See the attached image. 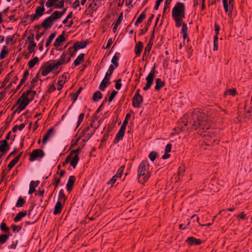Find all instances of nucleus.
Listing matches in <instances>:
<instances>
[{
    "label": "nucleus",
    "mask_w": 252,
    "mask_h": 252,
    "mask_svg": "<svg viewBox=\"0 0 252 252\" xmlns=\"http://www.w3.org/2000/svg\"><path fill=\"white\" fill-rule=\"evenodd\" d=\"M149 164L147 160L142 161L137 169V178L141 184L146 182L150 176Z\"/></svg>",
    "instance_id": "1"
},
{
    "label": "nucleus",
    "mask_w": 252,
    "mask_h": 252,
    "mask_svg": "<svg viewBox=\"0 0 252 252\" xmlns=\"http://www.w3.org/2000/svg\"><path fill=\"white\" fill-rule=\"evenodd\" d=\"M172 17L185 18V4L184 3L177 2L172 10Z\"/></svg>",
    "instance_id": "2"
},
{
    "label": "nucleus",
    "mask_w": 252,
    "mask_h": 252,
    "mask_svg": "<svg viewBox=\"0 0 252 252\" xmlns=\"http://www.w3.org/2000/svg\"><path fill=\"white\" fill-rule=\"evenodd\" d=\"M58 68L54 61L49 64H46L42 66L40 69L41 74L43 76H45L49 74L54 69Z\"/></svg>",
    "instance_id": "3"
},
{
    "label": "nucleus",
    "mask_w": 252,
    "mask_h": 252,
    "mask_svg": "<svg viewBox=\"0 0 252 252\" xmlns=\"http://www.w3.org/2000/svg\"><path fill=\"white\" fill-rule=\"evenodd\" d=\"M155 75L156 73L155 68H153L149 74L146 78L147 83L143 88V90L144 91H147L150 88L153 83L154 78L155 77Z\"/></svg>",
    "instance_id": "4"
},
{
    "label": "nucleus",
    "mask_w": 252,
    "mask_h": 252,
    "mask_svg": "<svg viewBox=\"0 0 252 252\" xmlns=\"http://www.w3.org/2000/svg\"><path fill=\"white\" fill-rule=\"evenodd\" d=\"M57 20L58 19L56 18V17L53 13L49 17L43 20L42 23V27L46 29H49L52 26L54 22Z\"/></svg>",
    "instance_id": "5"
},
{
    "label": "nucleus",
    "mask_w": 252,
    "mask_h": 252,
    "mask_svg": "<svg viewBox=\"0 0 252 252\" xmlns=\"http://www.w3.org/2000/svg\"><path fill=\"white\" fill-rule=\"evenodd\" d=\"M79 159L78 155L76 154L73 155V153H70L69 155L65 159V163H68L69 162L70 165H71L73 168H75L78 162Z\"/></svg>",
    "instance_id": "6"
},
{
    "label": "nucleus",
    "mask_w": 252,
    "mask_h": 252,
    "mask_svg": "<svg viewBox=\"0 0 252 252\" xmlns=\"http://www.w3.org/2000/svg\"><path fill=\"white\" fill-rule=\"evenodd\" d=\"M29 102L30 101L25 98V94H22L17 101V105L18 106L17 109L21 111L25 108Z\"/></svg>",
    "instance_id": "7"
},
{
    "label": "nucleus",
    "mask_w": 252,
    "mask_h": 252,
    "mask_svg": "<svg viewBox=\"0 0 252 252\" xmlns=\"http://www.w3.org/2000/svg\"><path fill=\"white\" fill-rule=\"evenodd\" d=\"M44 156L43 151L40 149L34 150L30 155V160L33 161L40 159Z\"/></svg>",
    "instance_id": "8"
},
{
    "label": "nucleus",
    "mask_w": 252,
    "mask_h": 252,
    "mask_svg": "<svg viewBox=\"0 0 252 252\" xmlns=\"http://www.w3.org/2000/svg\"><path fill=\"white\" fill-rule=\"evenodd\" d=\"M45 1H42L40 3V5L37 7L35 10V15L33 16V19H35L37 16L40 17L41 16L45 11V8L44 6V3Z\"/></svg>",
    "instance_id": "9"
},
{
    "label": "nucleus",
    "mask_w": 252,
    "mask_h": 252,
    "mask_svg": "<svg viewBox=\"0 0 252 252\" xmlns=\"http://www.w3.org/2000/svg\"><path fill=\"white\" fill-rule=\"evenodd\" d=\"M110 78V77L105 75L104 78L99 85V89L101 91H104L107 86L110 84V82L109 81Z\"/></svg>",
    "instance_id": "10"
},
{
    "label": "nucleus",
    "mask_w": 252,
    "mask_h": 252,
    "mask_svg": "<svg viewBox=\"0 0 252 252\" xmlns=\"http://www.w3.org/2000/svg\"><path fill=\"white\" fill-rule=\"evenodd\" d=\"M223 4L224 10L226 12H228L229 11L228 15L229 16H231V11L233 8V5L231 4V2L230 0H222Z\"/></svg>",
    "instance_id": "11"
},
{
    "label": "nucleus",
    "mask_w": 252,
    "mask_h": 252,
    "mask_svg": "<svg viewBox=\"0 0 252 252\" xmlns=\"http://www.w3.org/2000/svg\"><path fill=\"white\" fill-rule=\"evenodd\" d=\"M126 127H124V126H121L118 133L117 134L115 139L114 140L115 143L118 142L120 140H121L125 134L126 131Z\"/></svg>",
    "instance_id": "12"
},
{
    "label": "nucleus",
    "mask_w": 252,
    "mask_h": 252,
    "mask_svg": "<svg viewBox=\"0 0 252 252\" xmlns=\"http://www.w3.org/2000/svg\"><path fill=\"white\" fill-rule=\"evenodd\" d=\"M33 35L32 34L28 37V39L29 40V45L28 46V51L30 53H32L35 48L36 47V43L33 41Z\"/></svg>",
    "instance_id": "13"
},
{
    "label": "nucleus",
    "mask_w": 252,
    "mask_h": 252,
    "mask_svg": "<svg viewBox=\"0 0 252 252\" xmlns=\"http://www.w3.org/2000/svg\"><path fill=\"white\" fill-rule=\"evenodd\" d=\"M67 54L65 53H63L61 56L60 58L57 60L53 61L58 68L60 65L62 64H65L66 63V58Z\"/></svg>",
    "instance_id": "14"
},
{
    "label": "nucleus",
    "mask_w": 252,
    "mask_h": 252,
    "mask_svg": "<svg viewBox=\"0 0 252 252\" xmlns=\"http://www.w3.org/2000/svg\"><path fill=\"white\" fill-rule=\"evenodd\" d=\"M142 101L143 97L141 95L134 96L132 101V105L135 108H138L140 106Z\"/></svg>",
    "instance_id": "15"
},
{
    "label": "nucleus",
    "mask_w": 252,
    "mask_h": 252,
    "mask_svg": "<svg viewBox=\"0 0 252 252\" xmlns=\"http://www.w3.org/2000/svg\"><path fill=\"white\" fill-rule=\"evenodd\" d=\"M67 81V76L66 75L63 74L61 77H59L58 81V87L57 89L58 90L60 91L62 89L63 86L64 84V83Z\"/></svg>",
    "instance_id": "16"
},
{
    "label": "nucleus",
    "mask_w": 252,
    "mask_h": 252,
    "mask_svg": "<svg viewBox=\"0 0 252 252\" xmlns=\"http://www.w3.org/2000/svg\"><path fill=\"white\" fill-rule=\"evenodd\" d=\"M35 94L36 92L35 91L29 90L26 92L23 93L22 94H25V98L30 102L34 98Z\"/></svg>",
    "instance_id": "17"
},
{
    "label": "nucleus",
    "mask_w": 252,
    "mask_h": 252,
    "mask_svg": "<svg viewBox=\"0 0 252 252\" xmlns=\"http://www.w3.org/2000/svg\"><path fill=\"white\" fill-rule=\"evenodd\" d=\"M186 242L190 245H198L201 244V240L200 239H196L193 237H189Z\"/></svg>",
    "instance_id": "18"
},
{
    "label": "nucleus",
    "mask_w": 252,
    "mask_h": 252,
    "mask_svg": "<svg viewBox=\"0 0 252 252\" xmlns=\"http://www.w3.org/2000/svg\"><path fill=\"white\" fill-rule=\"evenodd\" d=\"M64 34H61L59 36L57 37V38L56 39L54 45L55 47H58L60 46L62 43L64 41Z\"/></svg>",
    "instance_id": "19"
},
{
    "label": "nucleus",
    "mask_w": 252,
    "mask_h": 252,
    "mask_svg": "<svg viewBox=\"0 0 252 252\" xmlns=\"http://www.w3.org/2000/svg\"><path fill=\"white\" fill-rule=\"evenodd\" d=\"M54 132L53 129L49 130L46 134H45L43 138V143L45 144L49 139L53 137Z\"/></svg>",
    "instance_id": "20"
},
{
    "label": "nucleus",
    "mask_w": 252,
    "mask_h": 252,
    "mask_svg": "<svg viewBox=\"0 0 252 252\" xmlns=\"http://www.w3.org/2000/svg\"><path fill=\"white\" fill-rule=\"evenodd\" d=\"M8 150V146L6 139L0 141V152H6Z\"/></svg>",
    "instance_id": "21"
},
{
    "label": "nucleus",
    "mask_w": 252,
    "mask_h": 252,
    "mask_svg": "<svg viewBox=\"0 0 252 252\" xmlns=\"http://www.w3.org/2000/svg\"><path fill=\"white\" fill-rule=\"evenodd\" d=\"M75 181V177L73 176H71L69 177L68 180L66 184V189L68 191H70L72 188L74 183Z\"/></svg>",
    "instance_id": "22"
},
{
    "label": "nucleus",
    "mask_w": 252,
    "mask_h": 252,
    "mask_svg": "<svg viewBox=\"0 0 252 252\" xmlns=\"http://www.w3.org/2000/svg\"><path fill=\"white\" fill-rule=\"evenodd\" d=\"M63 208V204L61 201H58L55 206L53 213L54 215L60 214Z\"/></svg>",
    "instance_id": "23"
},
{
    "label": "nucleus",
    "mask_w": 252,
    "mask_h": 252,
    "mask_svg": "<svg viewBox=\"0 0 252 252\" xmlns=\"http://www.w3.org/2000/svg\"><path fill=\"white\" fill-rule=\"evenodd\" d=\"M39 181H31L30 185V189L29 190V193L32 194V193L36 187H37L39 185Z\"/></svg>",
    "instance_id": "24"
},
{
    "label": "nucleus",
    "mask_w": 252,
    "mask_h": 252,
    "mask_svg": "<svg viewBox=\"0 0 252 252\" xmlns=\"http://www.w3.org/2000/svg\"><path fill=\"white\" fill-rule=\"evenodd\" d=\"M143 46L141 42H138L135 47V54L138 56L140 55L141 52L143 49Z\"/></svg>",
    "instance_id": "25"
},
{
    "label": "nucleus",
    "mask_w": 252,
    "mask_h": 252,
    "mask_svg": "<svg viewBox=\"0 0 252 252\" xmlns=\"http://www.w3.org/2000/svg\"><path fill=\"white\" fill-rule=\"evenodd\" d=\"M99 5L96 3V2L93 1V2L90 3L88 6L89 11L90 12L93 13L94 11H96Z\"/></svg>",
    "instance_id": "26"
},
{
    "label": "nucleus",
    "mask_w": 252,
    "mask_h": 252,
    "mask_svg": "<svg viewBox=\"0 0 252 252\" xmlns=\"http://www.w3.org/2000/svg\"><path fill=\"white\" fill-rule=\"evenodd\" d=\"M123 20V13H121V14L119 16L118 19L116 21V22L115 24V26L113 28V31L114 32H115L117 31L118 27L121 23Z\"/></svg>",
    "instance_id": "27"
},
{
    "label": "nucleus",
    "mask_w": 252,
    "mask_h": 252,
    "mask_svg": "<svg viewBox=\"0 0 252 252\" xmlns=\"http://www.w3.org/2000/svg\"><path fill=\"white\" fill-rule=\"evenodd\" d=\"M39 58L37 57H34L33 59L30 61L28 63V65L29 68H32L34 66V65L39 62Z\"/></svg>",
    "instance_id": "28"
},
{
    "label": "nucleus",
    "mask_w": 252,
    "mask_h": 252,
    "mask_svg": "<svg viewBox=\"0 0 252 252\" xmlns=\"http://www.w3.org/2000/svg\"><path fill=\"white\" fill-rule=\"evenodd\" d=\"M164 85V82L160 79L157 78L156 81V86L155 88L156 90H159Z\"/></svg>",
    "instance_id": "29"
},
{
    "label": "nucleus",
    "mask_w": 252,
    "mask_h": 252,
    "mask_svg": "<svg viewBox=\"0 0 252 252\" xmlns=\"http://www.w3.org/2000/svg\"><path fill=\"white\" fill-rule=\"evenodd\" d=\"M26 215H27L26 211L20 212L18 213V214L17 215V216L14 218V221L15 222L19 221V220H21V219L22 218L26 216Z\"/></svg>",
    "instance_id": "30"
},
{
    "label": "nucleus",
    "mask_w": 252,
    "mask_h": 252,
    "mask_svg": "<svg viewBox=\"0 0 252 252\" xmlns=\"http://www.w3.org/2000/svg\"><path fill=\"white\" fill-rule=\"evenodd\" d=\"M21 157V154L19 156H17L15 158L12 159L8 165V167L9 169H11L18 161L20 158Z\"/></svg>",
    "instance_id": "31"
},
{
    "label": "nucleus",
    "mask_w": 252,
    "mask_h": 252,
    "mask_svg": "<svg viewBox=\"0 0 252 252\" xmlns=\"http://www.w3.org/2000/svg\"><path fill=\"white\" fill-rule=\"evenodd\" d=\"M84 57V54H79L75 60L74 61V64L75 66L78 65L81 62L83 61Z\"/></svg>",
    "instance_id": "32"
},
{
    "label": "nucleus",
    "mask_w": 252,
    "mask_h": 252,
    "mask_svg": "<svg viewBox=\"0 0 252 252\" xmlns=\"http://www.w3.org/2000/svg\"><path fill=\"white\" fill-rule=\"evenodd\" d=\"M59 1V0H48L46 2V6L48 8L55 6L56 8L57 2Z\"/></svg>",
    "instance_id": "33"
},
{
    "label": "nucleus",
    "mask_w": 252,
    "mask_h": 252,
    "mask_svg": "<svg viewBox=\"0 0 252 252\" xmlns=\"http://www.w3.org/2000/svg\"><path fill=\"white\" fill-rule=\"evenodd\" d=\"M173 18L176 23L175 26L176 27H179L181 26H183L184 24L183 19L184 18L173 17Z\"/></svg>",
    "instance_id": "34"
},
{
    "label": "nucleus",
    "mask_w": 252,
    "mask_h": 252,
    "mask_svg": "<svg viewBox=\"0 0 252 252\" xmlns=\"http://www.w3.org/2000/svg\"><path fill=\"white\" fill-rule=\"evenodd\" d=\"M66 8L64 9L62 11L59 12L58 11H54L53 13L56 17V18L60 19L66 12Z\"/></svg>",
    "instance_id": "35"
},
{
    "label": "nucleus",
    "mask_w": 252,
    "mask_h": 252,
    "mask_svg": "<svg viewBox=\"0 0 252 252\" xmlns=\"http://www.w3.org/2000/svg\"><path fill=\"white\" fill-rule=\"evenodd\" d=\"M56 36L55 33H53L50 35L48 38L47 39L46 43H45V46L46 47H48L52 42L53 39L55 38Z\"/></svg>",
    "instance_id": "36"
},
{
    "label": "nucleus",
    "mask_w": 252,
    "mask_h": 252,
    "mask_svg": "<svg viewBox=\"0 0 252 252\" xmlns=\"http://www.w3.org/2000/svg\"><path fill=\"white\" fill-rule=\"evenodd\" d=\"M102 97V94L100 91H97L94 93L93 99L94 101H97Z\"/></svg>",
    "instance_id": "37"
},
{
    "label": "nucleus",
    "mask_w": 252,
    "mask_h": 252,
    "mask_svg": "<svg viewBox=\"0 0 252 252\" xmlns=\"http://www.w3.org/2000/svg\"><path fill=\"white\" fill-rule=\"evenodd\" d=\"M146 17V15L145 13H142L139 16V17L137 18L135 23V26H138V25L141 23L142 21L143 20V19L145 18Z\"/></svg>",
    "instance_id": "38"
},
{
    "label": "nucleus",
    "mask_w": 252,
    "mask_h": 252,
    "mask_svg": "<svg viewBox=\"0 0 252 252\" xmlns=\"http://www.w3.org/2000/svg\"><path fill=\"white\" fill-rule=\"evenodd\" d=\"M117 67H115V65L113 64H111L109 67V69L107 72L106 73L105 75L106 76H108L111 77L112 74L113 73L114 70L115 68H116Z\"/></svg>",
    "instance_id": "39"
},
{
    "label": "nucleus",
    "mask_w": 252,
    "mask_h": 252,
    "mask_svg": "<svg viewBox=\"0 0 252 252\" xmlns=\"http://www.w3.org/2000/svg\"><path fill=\"white\" fill-rule=\"evenodd\" d=\"M7 53H8V51L7 49V47H6V46H4L3 47L2 50L0 52V58L1 59H4L6 55L7 54Z\"/></svg>",
    "instance_id": "40"
},
{
    "label": "nucleus",
    "mask_w": 252,
    "mask_h": 252,
    "mask_svg": "<svg viewBox=\"0 0 252 252\" xmlns=\"http://www.w3.org/2000/svg\"><path fill=\"white\" fill-rule=\"evenodd\" d=\"M118 61L119 57L115 54L112 59L111 63L113 64V65L115 66V67H118L119 65Z\"/></svg>",
    "instance_id": "41"
},
{
    "label": "nucleus",
    "mask_w": 252,
    "mask_h": 252,
    "mask_svg": "<svg viewBox=\"0 0 252 252\" xmlns=\"http://www.w3.org/2000/svg\"><path fill=\"white\" fill-rule=\"evenodd\" d=\"M158 156V154L155 151L151 152L149 155V158L152 161H154Z\"/></svg>",
    "instance_id": "42"
},
{
    "label": "nucleus",
    "mask_w": 252,
    "mask_h": 252,
    "mask_svg": "<svg viewBox=\"0 0 252 252\" xmlns=\"http://www.w3.org/2000/svg\"><path fill=\"white\" fill-rule=\"evenodd\" d=\"M25 203V200L22 197H19L16 204V206L17 207H22L24 204Z\"/></svg>",
    "instance_id": "43"
},
{
    "label": "nucleus",
    "mask_w": 252,
    "mask_h": 252,
    "mask_svg": "<svg viewBox=\"0 0 252 252\" xmlns=\"http://www.w3.org/2000/svg\"><path fill=\"white\" fill-rule=\"evenodd\" d=\"M9 236L6 234L0 235V244H2L8 239Z\"/></svg>",
    "instance_id": "44"
},
{
    "label": "nucleus",
    "mask_w": 252,
    "mask_h": 252,
    "mask_svg": "<svg viewBox=\"0 0 252 252\" xmlns=\"http://www.w3.org/2000/svg\"><path fill=\"white\" fill-rule=\"evenodd\" d=\"M59 199L63 200V202H64L66 199V196L63 192V190H61L59 193Z\"/></svg>",
    "instance_id": "45"
},
{
    "label": "nucleus",
    "mask_w": 252,
    "mask_h": 252,
    "mask_svg": "<svg viewBox=\"0 0 252 252\" xmlns=\"http://www.w3.org/2000/svg\"><path fill=\"white\" fill-rule=\"evenodd\" d=\"M117 176L118 175H115L108 182V185H111V186H112L114 183L116 182L117 179Z\"/></svg>",
    "instance_id": "46"
},
{
    "label": "nucleus",
    "mask_w": 252,
    "mask_h": 252,
    "mask_svg": "<svg viewBox=\"0 0 252 252\" xmlns=\"http://www.w3.org/2000/svg\"><path fill=\"white\" fill-rule=\"evenodd\" d=\"M29 75V72L28 71H25L23 78L21 80L20 84H23L27 79Z\"/></svg>",
    "instance_id": "47"
},
{
    "label": "nucleus",
    "mask_w": 252,
    "mask_h": 252,
    "mask_svg": "<svg viewBox=\"0 0 252 252\" xmlns=\"http://www.w3.org/2000/svg\"><path fill=\"white\" fill-rule=\"evenodd\" d=\"M124 168H125L124 166H122L119 168V169L117 171V173L116 174V175H118L117 178H120L121 177L123 173Z\"/></svg>",
    "instance_id": "48"
},
{
    "label": "nucleus",
    "mask_w": 252,
    "mask_h": 252,
    "mask_svg": "<svg viewBox=\"0 0 252 252\" xmlns=\"http://www.w3.org/2000/svg\"><path fill=\"white\" fill-rule=\"evenodd\" d=\"M0 227V229L4 232L8 231L9 230L8 227L6 226V225L4 222L1 223Z\"/></svg>",
    "instance_id": "49"
},
{
    "label": "nucleus",
    "mask_w": 252,
    "mask_h": 252,
    "mask_svg": "<svg viewBox=\"0 0 252 252\" xmlns=\"http://www.w3.org/2000/svg\"><path fill=\"white\" fill-rule=\"evenodd\" d=\"M236 92V91L235 89H229L224 93V95L230 94L233 96L235 94Z\"/></svg>",
    "instance_id": "50"
},
{
    "label": "nucleus",
    "mask_w": 252,
    "mask_h": 252,
    "mask_svg": "<svg viewBox=\"0 0 252 252\" xmlns=\"http://www.w3.org/2000/svg\"><path fill=\"white\" fill-rule=\"evenodd\" d=\"M130 114L127 113L126 115L125 119L124 121L123 122L122 126H124V127H126V125H127V124L128 123V120L130 118Z\"/></svg>",
    "instance_id": "51"
},
{
    "label": "nucleus",
    "mask_w": 252,
    "mask_h": 252,
    "mask_svg": "<svg viewBox=\"0 0 252 252\" xmlns=\"http://www.w3.org/2000/svg\"><path fill=\"white\" fill-rule=\"evenodd\" d=\"M84 115H85L84 113H81L80 114L79 118H78L77 124V127H78L79 126H80L81 123L82 122L83 120L84 117Z\"/></svg>",
    "instance_id": "52"
},
{
    "label": "nucleus",
    "mask_w": 252,
    "mask_h": 252,
    "mask_svg": "<svg viewBox=\"0 0 252 252\" xmlns=\"http://www.w3.org/2000/svg\"><path fill=\"white\" fill-rule=\"evenodd\" d=\"M65 1V0H61L59 1V3H57V4L56 5V8H61L63 7L64 6V3Z\"/></svg>",
    "instance_id": "53"
},
{
    "label": "nucleus",
    "mask_w": 252,
    "mask_h": 252,
    "mask_svg": "<svg viewBox=\"0 0 252 252\" xmlns=\"http://www.w3.org/2000/svg\"><path fill=\"white\" fill-rule=\"evenodd\" d=\"M182 34L188 33V28L186 24H184L182 28Z\"/></svg>",
    "instance_id": "54"
},
{
    "label": "nucleus",
    "mask_w": 252,
    "mask_h": 252,
    "mask_svg": "<svg viewBox=\"0 0 252 252\" xmlns=\"http://www.w3.org/2000/svg\"><path fill=\"white\" fill-rule=\"evenodd\" d=\"M152 44L150 42L148 43V44L147 45L146 47L145 48V51H144V53L146 54L147 53H149L151 49V47H152Z\"/></svg>",
    "instance_id": "55"
},
{
    "label": "nucleus",
    "mask_w": 252,
    "mask_h": 252,
    "mask_svg": "<svg viewBox=\"0 0 252 252\" xmlns=\"http://www.w3.org/2000/svg\"><path fill=\"white\" fill-rule=\"evenodd\" d=\"M117 94V92L115 91H113L110 96H109V99H108V100L109 102H111L112 101V100L113 99V98H114V97L116 96V94Z\"/></svg>",
    "instance_id": "56"
},
{
    "label": "nucleus",
    "mask_w": 252,
    "mask_h": 252,
    "mask_svg": "<svg viewBox=\"0 0 252 252\" xmlns=\"http://www.w3.org/2000/svg\"><path fill=\"white\" fill-rule=\"evenodd\" d=\"M81 90H82V88H80L76 93L74 94L73 96H72V98H73V101H75L77 98V97H78V95H79V94L80 93L81 91Z\"/></svg>",
    "instance_id": "57"
},
{
    "label": "nucleus",
    "mask_w": 252,
    "mask_h": 252,
    "mask_svg": "<svg viewBox=\"0 0 252 252\" xmlns=\"http://www.w3.org/2000/svg\"><path fill=\"white\" fill-rule=\"evenodd\" d=\"M171 147H172V145L171 144L169 143V144H167L166 146H165V153H170L171 152Z\"/></svg>",
    "instance_id": "58"
},
{
    "label": "nucleus",
    "mask_w": 252,
    "mask_h": 252,
    "mask_svg": "<svg viewBox=\"0 0 252 252\" xmlns=\"http://www.w3.org/2000/svg\"><path fill=\"white\" fill-rule=\"evenodd\" d=\"M198 121V125L202 128L204 129L205 128V126H204L205 122L201 119H199Z\"/></svg>",
    "instance_id": "59"
},
{
    "label": "nucleus",
    "mask_w": 252,
    "mask_h": 252,
    "mask_svg": "<svg viewBox=\"0 0 252 252\" xmlns=\"http://www.w3.org/2000/svg\"><path fill=\"white\" fill-rule=\"evenodd\" d=\"M121 79H119L117 81L115 85V88L117 90H119L121 89L122 84L121 83Z\"/></svg>",
    "instance_id": "60"
},
{
    "label": "nucleus",
    "mask_w": 252,
    "mask_h": 252,
    "mask_svg": "<svg viewBox=\"0 0 252 252\" xmlns=\"http://www.w3.org/2000/svg\"><path fill=\"white\" fill-rule=\"evenodd\" d=\"M72 7L74 9H77L79 7V0H75L72 4Z\"/></svg>",
    "instance_id": "61"
},
{
    "label": "nucleus",
    "mask_w": 252,
    "mask_h": 252,
    "mask_svg": "<svg viewBox=\"0 0 252 252\" xmlns=\"http://www.w3.org/2000/svg\"><path fill=\"white\" fill-rule=\"evenodd\" d=\"M72 12H70V13L67 16V17L65 18V19L63 21V24H66L68 22V20L72 17Z\"/></svg>",
    "instance_id": "62"
},
{
    "label": "nucleus",
    "mask_w": 252,
    "mask_h": 252,
    "mask_svg": "<svg viewBox=\"0 0 252 252\" xmlns=\"http://www.w3.org/2000/svg\"><path fill=\"white\" fill-rule=\"evenodd\" d=\"M56 90V87L54 84H50L49 86L48 91L50 93L54 92Z\"/></svg>",
    "instance_id": "63"
},
{
    "label": "nucleus",
    "mask_w": 252,
    "mask_h": 252,
    "mask_svg": "<svg viewBox=\"0 0 252 252\" xmlns=\"http://www.w3.org/2000/svg\"><path fill=\"white\" fill-rule=\"evenodd\" d=\"M21 227L18 225H12V230L14 232H18L20 230Z\"/></svg>",
    "instance_id": "64"
}]
</instances>
